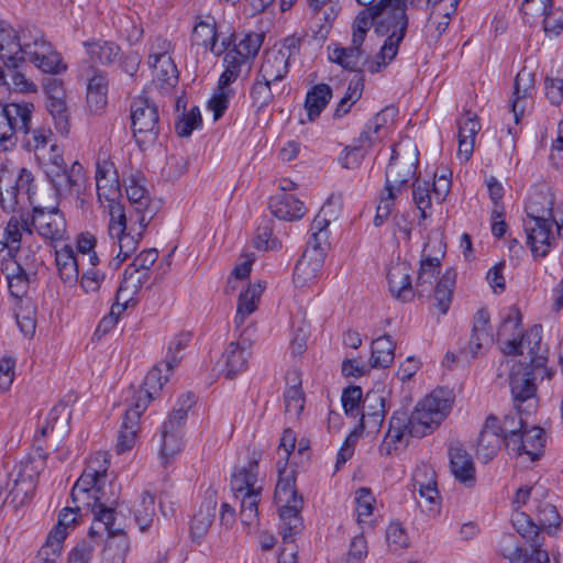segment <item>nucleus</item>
I'll use <instances>...</instances> for the list:
<instances>
[{
  "mask_svg": "<svg viewBox=\"0 0 563 563\" xmlns=\"http://www.w3.org/2000/svg\"><path fill=\"white\" fill-rule=\"evenodd\" d=\"M70 418V410L65 402L54 406L47 415L46 423L41 428V435L47 437L53 433L56 428L62 432L65 430Z\"/></svg>",
  "mask_w": 563,
  "mask_h": 563,
  "instance_id": "nucleus-54",
  "label": "nucleus"
},
{
  "mask_svg": "<svg viewBox=\"0 0 563 563\" xmlns=\"http://www.w3.org/2000/svg\"><path fill=\"white\" fill-rule=\"evenodd\" d=\"M296 438L291 430L284 431L278 453L280 459L277 462L278 482L275 488V501L279 505V519L284 523V539L288 540L294 534L302 531L303 523L300 516L303 499L296 489V479L292 471H287V462L295 449Z\"/></svg>",
  "mask_w": 563,
  "mask_h": 563,
  "instance_id": "nucleus-4",
  "label": "nucleus"
},
{
  "mask_svg": "<svg viewBox=\"0 0 563 563\" xmlns=\"http://www.w3.org/2000/svg\"><path fill=\"white\" fill-rule=\"evenodd\" d=\"M241 497V521L251 526L258 519V503L261 500L260 489H249Z\"/></svg>",
  "mask_w": 563,
  "mask_h": 563,
  "instance_id": "nucleus-56",
  "label": "nucleus"
},
{
  "mask_svg": "<svg viewBox=\"0 0 563 563\" xmlns=\"http://www.w3.org/2000/svg\"><path fill=\"white\" fill-rule=\"evenodd\" d=\"M364 55V49L354 48L353 45L347 47L334 46L329 52V59L350 71H362L358 69L360 60Z\"/></svg>",
  "mask_w": 563,
  "mask_h": 563,
  "instance_id": "nucleus-49",
  "label": "nucleus"
},
{
  "mask_svg": "<svg viewBox=\"0 0 563 563\" xmlns=\"http://www.w3.org/2000/svg\"><path fill=\"white\" fill-rule=\"evenodd\" d=\"M187 396L179 408L174 409L161 429L159 455L164 464L169 463L183 449L181 427L187 418V411L192 405Z\"/></svg>",
  "mask_w": 563,
  "mask_h": 563,
  "instance_id": "nucleus-12",
  "label": "nucleus"
},
{
  "mask_svg": "<svg viewBox=\"0 0 563 563\" xmlns=\"http://www.w3.org/2000/svg\"><path fill=\"white\" fill-rule=\"evenodd\" d=\"M29 227L52 242L63 240L66 234V221L57 206L34 205Z\"/></svg>",
  "mask_w": 563,
  "mask_h": 563,
  "instance_id": "nucleus-14",
  "label": "nucleus"
},
{
  "mask_svg": "<svg viewBox=\"0 0 563 563\" xmlns=\"http://www.w3.org/2000/svg\"><path fill=\"white\" fill-rule=\"evenodd\" d=\"M108 78L104 73L93 70L87 84V102L95 111L107 104Z\"/></svg>",
  "mask_w": 563,
  "mask_h": 563,
  "instance_id": "nucleus-44",
  "label": "nucleus"
},
{
  "mask_svg": "<svg viewBox=\"0 0 563 563\" xmlns=\"http://www.w3.org/2000/svg\"><path fill=\"white\" fill-rule=\"evenodd\" d=\"M14 186L15 190L19 191L18 194L23 206L29 203L33 208L34 205L40 203L35 197V179L33 174L29 169L21 168L19 173L14 175Z\"/></svg>",
  "mask_w": 563,
  "mask_h": 563,
  "instance_id": "nucleus-51",
  "label": "nucleus"
},
{
  "mask_svg": "<svg viewBox=\"0 0 563 563\" xmlns=\"http://www.w3.org/2000/svg\"><path fill=\"white\" fill-rule=\"evenodd\" d=\"M55 262L59 277L64 283L73 284L78 279V264L74 249L70 245H64L55 251Z\"/></svg>",
  "mask_w": 563,
  "mask_h": 563,
  "instance_id": "nucleus-43",
  "label": "nucleus"
},
{
  "mask_svg": "<svg viewBox=\"0 0 563 563\" xmlns=\"http://www.w3.org/2000/svg\"><path fill=\"white\" fill-rule=\"evenodd\" d=\"M450 467L454 477L461 483H473L475 467L471 455L462 446L451 448L449 451Z\"/></svg>",
  "mask_w": 563,
  "mask_h": 563,
  "instance_id": "nucleus-36",
  "label": "nucleus"
},
{
  "mask_svg": "<svg viewBox=\"0 0 563 563\" xmlns=\"http://www.w3.org/2000/svg\"><path fill=\"white\" fill-rule=\"evenodd\" d=\"M37 158L42 162L47 178L58 176V173L68 168L62 152L55 143H52L49 150L38 155Z\"/></svg>",
  "mask_w": 563,
  "mask_h": 563,
  "instance_id": "nucleus-57",
  "label": "nucleus"
},
{
  "mask_svg": "<svg viewBox=\"0 0 563 563\" xmlns=\"http://www.w3.org/2000/svg\"><path fill=\"white\" fill-rule=\"evenodd\" d=\"M519 449L507 450L509 454L515 456L528 455L530 461L534 462L540 459L545 444L544 431L540 427H527L519 433Z\"/></svg>",
  "mask_w": 563,
  "mask_h": 563,
  "instance_id": "nucleus-31",
  "label": "nucleus"
},
{
  "mask_svg": "<svg viewBox=\"0 0 563 563\" xmlns=\"http://www.w3.org/2000/svg\"><path fill=\"white\" fill-rule=\"evenodd\" d=\"M411 272L410 263L400 260L393 263L387 272L388 287L391 296L404 302L411 301L415 298Z\"/></svg>",
  "mask_w": 563,
  "mask_h": 563,
  "instance_id": "nucleus-17",
  "label": "nucleus"
},
{
  "mask_svg": "<svg viewBox=\"0 0 563 563\" xmlns=\"http://www.w3.org/2000/svg\"><path fill=\"white\" fill-rule=\"evenodd\" d=\"M541 325H534L529 329L520 339H507L503 345V352L506 355H526L527 365L536 366L542 371V378L551 379L555 373L554 369L547 366L548 351L541 344Z\"/></svg>",
  "mask_w": 563,
  "mask_h": 563,
  "instance_id": "nucleus-7",
  "label": "nucleus"
},
{
  "mask_svg": "<svg viewBox=\"0 0 563 563\" xmlns=\"http://www.w3.org/2000/svg\"><path fill=\"white\" fill-rule=\"evenodd\" d=\"M290 68V54L285 49L272 47L263 53L260 68L256 73L262 79L275 82V90L287 77Z\"/></svg>",
  "mask_w": 563,
  "mask_h": 563,
  "instance_id": "nucleus-16",
  "label": "nucleus"
},
{
  "mask_svg": "<svg viewBox=\"0 0 563 563\" xmlns=\"http://www.w3.org/2000/svg\"><path fill=\"white\" fill-rule=\"evenodd\" d=\"M531 413L517 411L515 407L500 419L496 416V424L504 437L506 450H518L519 433L527 427V417Z\"/></svg>",
  "mask_w": 563,
  "mask_h": 563,
  "instance_id": "nucleus-26",
  "label": "nucleus"
},
{
  "mask_svg": "<svg viewBox=\"0 0 563 563\" xmlns=\"http://www.w3.org/2000/svg\"><path fill=\"white\" fill-rule=\"evenodd\" d=\"M284 89L285 87L283 86L280 90L279 87L275 90V82L262 79L260 76L255 75L250 89L252 106L255 107L257 111L263 110L273 102L275 95H282Z\"/></svg>",
  "mask_w": 563,
  "mask_h": 563,
  "instance_id": "nucleus-40",
  "label": "nucleus"
},
{
  "mask_svg": "<svg viewBox=\"0 0 563 563\" xmlns=\"http://www.w3.org/2000/svg\"><path fill=\"white\" fill-rule=\"evenodd\" d=\"M386 397L383 391L369 390L362 400L360 426L362 429L378 431L385 419Z\"/></svg>",
  "mask_w": 563,
  "mask_h": 563,
  "instance_id": "nucleus-18",
  "label": "nucleus"
},
{
  "mask_svg": "<svg viewBox=\"0 0 563 563\" xmlns=\"http://www.w3.org/2000/svg\"><path fill=\"white\" fill-rule=\"evenodd\" d=\"M263 44V35L258 33H247L231 48L239 52V55L247 60L253 59Z\"/></svg>",
  "mask_w": 563,
  "mask_h": 563,
  "instance_id": "nucleus-64",
  "label": "nucleus"
},
{
  "mask_svg": "<svg viewBox=\"0 0 563 563\" xmlns=\"http://www.w3.org/2000/svg\"><path fill=\"white\" fill-rule=\"evenodd\" d=\"M431 246V241L424 243L420 263H419V271L417 276L416 286L413 287L415 296L423 297L424 295H429L432 286L433 280L437 277V275L440 272L441 267V258L438 256H431L428 252V250Z\"/></svg>",
  "mask_w": 563,
  "mask_h": 563,
  "instance_id": "nucleus-21",
  "label": "nucleus"
},
{
  "mask_svg": "<svg viewBox=\"0 0 563 563\" xmlns=\"http://www.w3.org/2000/svg\"><path fill=\"white\" fill-rule=\"evenodd\" d=\"M22 146L29 152H34L38 157V155L46 151V146L51 142L53 133L49 129H31L30 126L27 132L22 133Z\"/></svg>",
  "mask_w": 563,
  "mask_h": 563,
  "instance_id": "nucleus-52",
  "label": "nucleus"
},
{
  "mask_svg": "<svg viewBox=\"0 0 563 563\" xmlns=\"http://www.w3.org/2000/svg\"><path fill=\"white\" fill-rule=\"evenodd\" d=\"M85 47L90 60L102 65L112 64L120 54V47L113 42H86Z\"/></svg>",
  "mask_w": 563,
  "mask_h": 563,
  "instance_id": "nucleus-47",
  "label": "nucleus"
},
{
  "mask_svg": "<svg viewBox=\"0 0 563 563\" xmlns=\"http://www.w3.org/2000/svg\"><path fill=\"white\" fill-rule=\"evenodd\" d=\"M108 466L109 461L106 453L98 452L91 456L82 474L73 486L70 496L74 504L82 505L93 515L89 536L95 538L107 532L110 537L104 549L106 561L125 563L130 544L123 530L114 526L119 487L112 482H107Z\"/></svg>",
  "mask_w": 563,
  "mask_h": 563,
  "instance_id": "nucleus-1",
  "label": "nucleus"
},
{
  "mask_svg": "<svg viewBox=\"0 0 563 563\" xmlns=\"http://www.w3.org/2000/svg\"><path fill=\"white\" fill-rule=\"evenodd\" d=\"M1 271L5 276L10 295L15 299L26 297L31 285L34 284L37 278L36 274H29V271L15 265V262H5Z\"/></svg>",
  "mask_w": 563,
  "mask_h": 563,
  "instance_id": "nucleus-28",
  "label": "nucleus"
},
{
  "mask_svg": "<svg viewBox=\"0 0 563 563\" xmlns=\"http://www.w3.org/2000/svg\"><path fill=\"white\" fill-rule=\"evenodd\" d=\"M34 104L26 101L0 103V150L11 151L19 134L27 132L32 124Z\"/></svg>",
  "mask_w": 563,
  "mask_h": 563,
  "instance_id": "nucleus-6",
  "label": "nucleus"
},
{
  "mask_svg": "<svg viewBox=\"0 0 563 563\" xmlns=\"http://www.w3.org/2000/svg\"><path fill=\"white\" fill-rule=\"evenodd\" d=\"M22 29L15 30L9 24L0 23V59L3 65L14 66L15 63H24L22 54Z\"/></svg>",
  "mask_w": 563,
  "mask_h": 563,
  "instance_id": "nucleus-20",
  "label": "nucleus"
},
{
  "mask_svg": "<svg viewBox=\"0 0 563 563\" xmlns=\"http://www.w3.org/2000/svg\"><path fill=\"white\" fill-rule=\"evenodd\" d=\"M148 65L153 82L159 87H173L178 81V70L169 54L150 55Z\"/></svg>",
  "mask_w": 563,
  "mask_h": 563,
  "instance_id": "nucleus-32",
  "label": "nucleus"
},
{
  "mask_svg": "<svg viewBox=\"0 0 563 563\" xmlns=\"http://www.w3.org/2000/svg\"><path fill=\"white\" fill-rule=\"evenodd\" d=\"M150 275L145 271H137L134 267H126L123 274V279L118 289V299L125 296L133 298L148 280Z\"/></svg>",
  "mask_w": 563,
  "mask_h": 563,
  "instance_id": "nucleus-50",
  "label": "nucleus"
},
{
  "mask_svg": "<svg viewBox=\"0 0 563 563\" xmlns=\"http://www.w3.org/2000/svg\"><path fill=\"white\" fill-rule=\"evenodd\" d=\"M452 404L451 391L440 388L421 399L412 412L394 411L378 448L380 455L389 456L398 449L406 448L409 438H422L432 433L449 415Z\"/></svg>",
  "mask_w": 563,
  "mask_h": 563,
  "instance_id": "nucleus-2",
  "label": "nucleus"
},
{
  "mask_svg": "<svg viewBox=\"0 0 563 563\" xmlns=\"http://www.w3.org/2000/svg\"><path fill=\"white\" fill-rule=\"evenodd\" d=\"M512 526L516 531L527 541L534 542L539 536L540 527L529 515L523 511L515 510L512 515Z\"/></svg>",
  "mask_w": 563,
  "mask_h": 563,
  "instance_id": "nucleus-61",
  "label": "nucleus"
},
{
  "mask_svg": "<svg viewBox=\"0 0 563 563\" xmlns=\"http://www.w3.org/2000/svg\"><path fill=\"white\" fill-rule=\"evenodd\" d=\"M27 60L35 65L43 73L57 75L66 70L60 54L47 42L40 43L38 53L26 49Z\"/></svg>",
  "mask_w": 563,
  "mask_h": 563,
  "instance_id": "nucleus-30",
  "label": "nucleus"
},
{
  "mask_svg": "<svg viewBox=\"0 0 563 563\" xmlns=\"http://www.w3.org/2000/svg\"><path fill=\"white\" fill-rule=\"evenodd\" d=\"M139 429L137 411H125L115 444L118 454L124 453L135 445Z\"/></svg>",
  "mask_w": 563,
  "mask_h": 563,
  "instance_id": "nucleus-41",
  "label": "nucleus"
},
{
  "mask_svg": "<svg viewBox=\"0 0 563 563\" xmlns=\"http://www.w3.org/2000/svg\"><path fill=\"white\" fill-rule=\"evenodd\" d=\"M262 289L261 284H258L256 286L249 287L244 292L240 294L236 314L234 318L236 328H240L244 323L246 317L256 310Z\"/></svg>",
  "mask_w": 563,
  "mask_h": 563,
  "instance_id": "nucleus-48",
  "label": "nucleus"
},
{
  "mask_svg": "<svg viewBox=\"0 0 563 563\" xmlns=\"http://www.w3.org/2000/svg\"><path fill=\"white\" fill-rule=\"evenodd\" d=\"M413 487L418 489L421 498L429 504H435L439 499L437 489L435 473L428 466L422 465L416 468L413 473Z\"/></svg>",
  "mask_w": 563,
  "mask_h": 563,
  "instance_id": "nucleus-37",
  "label": "nucleus"
},
{
  "mask_svg": "<svg viewBox=\"0 0 563 563\" xmlns=\"http://www.w3.org/2000/svg\"><path fill=\"white\" fill-rule=\"evenodd\" d=\"M418 165L416 147L399 152L393 148L389 164L385 173L384 191L389 197H397L407 188L408 181L415 176Z\"/></svg>",
  "mask_w": 563,
  "mask_h": 563,
  "instance_id": "nucleus-10",
  "label": "nucleus"
},
{
  "mask_svg": "<svg viewBox=\"0 0 563 563\" xmlns=\"http://www.w3.org/2000/svg\"><path fill=\"white\" fill-rule=\"evenodd\" d=\"M323 262L320 255L303 252L294 269L295 286L303 288L313 284L318 279Z\"/></svg>",
  "mask_w": 563,
  "mask_h": 563,
  "instance_id": "nucleus-34",
  "label": "nucleus"
},
{
  "mask_svg": "<svg viewBox=\"0 0 563 563\" xmlns=\"http://www.w3.org/2000/svg\"><path fill=\"white\" fill-rule=\"evenodd\" d=\"M536 4L531 13H538L543 16V30L545 34L558 36L563 31V11L553 9L552 0H523L521 11L525 15L530 14L528 5Z\"/></svg>",
  "mask_w": 563,
  "mask_h": 563,
  "instance_id": "nucleus-22",
  "label": "nucleus"
},
{
  "mask_svg": "<svg viewBox=\"0 0 563 563\" xmlns=\"http://www.w3.org/2000/svg\"><path fill=\"white\" fill-rule=\"evenodd\" d=\"M18 192L14 186V174L2 169L0 172V206L4 212H14L19 207H23Z\"/></svg>",
  "mask_w": 563,
  "mask_h": 563,
  "instance_id": "nucleus-42",
  "label": "nucleus"
},
{
  "mask_svg": "<svg viewBox=\"0 0 563 563\" xmlns=\"http://www.w3.org/2000/svg\"><path fill=\"white\" fill-rule=\"evenodd\" d=\"M456 283V272L454 268H448L440 277L434 287L435 308L445 314L450 309L454 286Z\"/></svg>",
  "mask_w": 563,
  "mask_h": 563,
  "instance_id": "nucleus-39",
  "label": "nucleus"
},
{
  "mask_svg": "<svg viewBox=\"0 0 563 563\" xmlns=\"http://www.w3.org/2000/svg\"><path fill=\"white\" fill-rule=\"evenodd\" d=\"M145 229L139 225V230H136L131 224H128V218L122 205L111 206L108 232L112 239L118 240L119 245V253L109 263L113 269H118L136 251Z\"/></svg>",
  "mask_w": 563,
  "mask_h": 563,
  "instance_id": "nucleus-9",
  "label": "nucleus"
},
{
  "mask_svg": "<svg viewBox=\"0 0 563 563\" xmlns=\"http://www.w3.org/2000/svg\"><path fill=\"white\" fill-rule=\"evenodd\" d=\"M395 347L396 345L388 334L375 339L372 343L371 366L379 368L388 367L394 361Z\"/></svg>",
  "mask_w": 563,
  "mask_h": 563,
  "instance_id": "nucleus-46",
  "label": "nucleus"
},
{
  "mask_svg": "<svg viewBox=\"0 0 563 563\" xmlns=\"http://www.w3.org/2000/svg\"><path fill=\"white\" fill-rule=\"evenodd\" d=\"M292 375L294 378L291 382L295 384L284 393L285 413L289 417L297 418L303 409V395L297 374L294 373Z\"/></svg>",
  "mask_w": 563,
  "mask_h": 563,
  "instance_id": "nucleus-59",
  "label": "nucleus"
},
{
  "mask_svg": "<svg viewBox=\"0 0 563 563\" xmlns=\"http://www.w3.org/2000/svg\"><path fill=\"white\" fill-rule=\"evenodd\" d=\"M218 37V27L214 16L210 14L199 16L191 34L192 45L202 46L210 52H216Z\"/></svg>",
  "mask_w": 563,
  "mask_h": 563,
  "instance_id": "nucleus-35",
  "label": "nucleus"
},
{
  "mask_svg": "<svg viewBox=\"0 0 563 563\" xmlns=\"http://www.w3.org/2000/svg\"><path fill=\"white\" fill-rule=\"evenodd\" d=\"M341 205V196L332 195L328 198L310 225V236L305 250L306 253L314 256L320 255L324 260L329 247L328 228L331 220L336 218Z\"/></svg>",
  "mask_w": 563,
  "mask_h": 563,
  "instance_id": "nucleus-11",
  "label": "nucleus"
},
{
  "mask_svg": "<svg viewBox=\"0 0 563 563\" xmlns=\"http://www.w3.org/2000/svg\"><path fill=\"white\" fill-rule=\"evenodd\" d=\"M553 221L555 219L523 220L527 244L534 256L545 257L555 242Z\"/></svg>",
  "mask_w": 563,
  "mask_h": 563,
  "instance_id": "nucleus-15",
  "label": "nucleus"
},
{
  "mask_svg": "<svg viewBox=\"0 0 563 563\" xmlns=\"http://www.w3.org/2000/svg\"><path fill=\"white\" fill-rule=\"evenodd\" d=\"M534 82V73L528 70L526 67L522 68L515 78L510 106L516 123L520 122L526 110L527 100L531 99L536 91Z\"/></svg>",
  "mask_w": 563,
  "mask_h": 563,
  "instance_id": "nucleus-19",
  "label": "nucleus"
},
{
  "mask_svg": "<svg viewBox=\"0 0 563 563\" xmlns=\"http://www.w3.org/2000/svg\"><path fill=\"white\" fill-rule=\"evenodd\" d=\"M155 516V497L147 490L142 493L141 500L134 509V518L140 530L145 531Z\"/></svg>",
  "mask_w": 563,
  "mask_h": 563,
  "instance_id": "nucleus-55",
  "label": "nucleus"
},
{
  "mask_svg": "<svg viewBox=\"0 0 563 563\" xmlns=\"http://www.w3.org/2000/svg\"><path fill=\"white\" fill-rule=\"evenodd\" d=\"M501 443H504V437L496 424V416L490 415L486 418L478 437L476 451L478 459L487 463L498 453Z\"/></svg>",
  "mask_w": 563,
  "mask_h": 563,
  "instance_id": "nucleus-23",
  "label": "nucleus"
},
{
  "mask_svg": "<svg viewBox=\"0 0 563 563\" xmlns=\"http://www.w3.org/2000/svg\"><path fill=\"white\" fill-rule=\"evenodd\" d=\"M58 196L79 195L85 183V173L78 162L58 173V176L48 178Z\"/></svg>",
  "mask_w": 563,
  "mask_h": 563,
  "instance_id": "nucleus-29",
  "label": "nucleus"
},
{
  "mask_svg": "<svg viewBox=\"0 0 563 563\" xmlns=\"http://www.w3.org/2000/svg\"><path fill=\"white\" fill-rule=\"evenodd\" d=\"M82 505L75 504V507H65L58 515V521L55 528L51 531L52 534L65 540L67 530L74 528L77 523L78 512L81 510Z\"/></svg>",
  "mask_w": 563,
  "mask_h": 563,
  "instance_id": "nucleus-63",
  "label": "nucleus"
},
{
  "mask_svg": "<svg viewBox=\"0 0 563 563\" xmlns=\"http://www.w3.org/2000/svg\"><path fill=\"white\" fill-rule=\"evenodd\" d=\"M553 206V197L550 192H536L530 196L526 206L525 220L555 219Z\"/></svg>",
  "mask_w": 563,
  "mask_h": 563,
  "instance_id": "nucleus-45",
  "label": "nucleus"
},
{
  "mask_svg": "<svg viewBox=\"0 0 563 563\" xmlns=\"http://www.w3.org/2000/svg\"><path fill=\"white\" fill-rule=\"evenodd\" d=\"M46 108L53 118L57 132L67 136L70 131V122L66 100L46 102Z\"/></svg>",
  "mask_w": 563,
  "mask_h": 563,
  "instance_id": "nucleus-62",
  "label": "nucleus"
},
{
  "mask_svg": "<svg viewBox=\"0 0 563 563\" xmlns=\"http://www.w3.org/2000/svg\"><path fill=\"white\" fill-rule=\"evenodd\" d=\"M372 26H374L373 13L366 9L361 10L352 23L351 45L354 48L363 49L362 45Z\"/></svg>",
  "mask_w": 563,
  "mask_h": 563,
  "instance_id": "nucleus-58",
  "label": "nucleus"
},
{
  "mask_svg": "<svg viewBox=\"0 0 563 563\" xmlns=\"http://www.w3.org/2000/svg\"><path fill=\"white\" fill-rule=\"evenodd\" d=\"M542 378V371L536 366L514 363L508 374V384L512 406L517 411L532 413L538 407L537 379Z\"/></svg>",
  "mask_w": 563,
  "mask_h": 563,
  "instance_id": "nucleus-5",
  "label": "nucleus"
},
{
  "mask_svg": "<svg viewBox=\"0 0 563 563\" xmlns=\"http://www.w3.org/2000/svg\"><path fill=\"white\" fill-rule=\"evenodd\" d=\"M249 346L244 342H231L222 353L219 364L221 373L228 379L235 378L247 368Z\"/></svg>",
  "mask_w": 563,
  "mask_h": 563,
  "instance_id": "nucleus-25",
  "label": "nucleus"
},
{
  "mask_svg": "<svg viewBox=\"0 0 563 563\" xmlns=\"http://www.w3.org/2000/svg\"><path fill=\"white\" fill-rule=\"evenodd\" d=\"M32 234L29 218L19 220L16 217H11L5 228L0 227V253L7 250L8 254L14 257L20 251L23 235Z\"/></svg>",
  "mask_w": 563,
  "mask_h": 563,
  "instance_id": "nucleus-24",
  "label": "nucleus"
},
{
  "mask_svg": "<svg viewBox=\"0 0 563 563\" xmlns=\"http://www.w3.org/2000/svg\"><path fill=\"white\" fill-rule=\"evenodd\" d=\"M131 122L135 142L141 150L154 145L159 133L157 104L146 96H139L131 102Z\"/></svg>",
  "mask_w": 563,
  "mask_h": 563,
  "instance_id": "nucleus-8",
  "label": "nucleus"
},
{
  "mask_svg": "<svg viewBox=\"0 0 563 563\" xmlns=\"http://www.w3.org/2000/svg\"><path fill=\"white\" fill-rule=\"evenodd\" d=\"M407 2L412 0H379L366 8L373 13L375 32L386 36L376 59L367 62L369 73H378L396 57L408 29Z\"/></svg>",
  "mask_w": 563,
  "mask_h": 563,
  "instance_id": "nucleus-3",
  "label": "nucleus"
},
{
  "mask_svg": "<svg viewBox=\"0 0 563 563\" xmlns=\"http://www.w3.org/2000/svg\"><path fill=\"white\" fill-rule=\"evenodd\" d=\"M332 98V89L327 84L314 85L308 90L305 100V108L310 121H314Z\"/></svg>",
  "mask_w": 563,
  "mask_h": 563,
  "instance_id": "nucleus-38",
  "label": "nucleus"
},
{
  "mask_svg": "<svg viewBox=\"0 0 563 563\" xmlns=\"http://www.w3.org/2000/svg\"><path fill=\"white\" fill-rule=\"evenodd\" d=\"M268 207L276 218L285 221H295L305 214L303 203L287 192L272 197Z\"/></svg>",
  "mask_w": 563,
  "mask_h": 563,
  "instance_id": "nucleus-33",
  "label": "nucleus"
},
{
  "mask_svg": "<svg viewBox=\"0 0 563 563\" xmlns=\"http://www.w3.org/2000/svg\"><path fill=\"white\" fill-rule=\"evenodd\" d=\"M377 137H373L371 130L367 128L360 134L358 139L351 146H347V153L343 159L345 168L355 167L361 163L364 157V150L369 148Z\"/></svg>",
  "mask_w": 563,
  "mask_h": 563,
  "instance_id": "nucleus-53",
  "label": "nucleus"
},
{
  "mask_svg": "<svg viewBox=\"0 0 563 563\" xmlns=\"http://www.w3.org/2000/svg\"><path fill=\"white\" fill-rule=\"evenodd\" d=\"M431 184L427 180L416 179L412 183V200L420 211L421 219H427V210L432 206Z\"/></svg>",
  "mask_w": 563,
  "mask_h": 563,
  "instance_id": "nucleus-60",
  "label": "nucleus"
},
{
  "mask_svg": "<svg viewBox=\"0 0 563 563\" xmlns=\"http://www.w3.org/2000/svg\"><path fill=\"white\" fill-rule=\"evenodd\" d=\"M142 181L140 175H130L125 180V191L131 208L136 214L135 223L141 228H146L156 216L159 203L151 199Z\"/></svg>",
  "mask_w": 563,
  "mask_h": 563,
  "instance_id": "nucleus-13",
  "label": "nucleus"
},
{
  "mask_svg": "<svg viewBox=\"0 0 563 563\" xmlns=\"http://www.w3.org/2000/svg\"><path fill=\"white\" fill-rule=\"evenodd\" d=\"M217 509V498L213 490H208L198 511L194 515L190 525V536L194 541L200 542L211 527Z\"/></svg>",
  "mask_w": 563,
  "mask_h": 563,
  "instance_id": "nucleus-27",
  "label": "nucleus"
}]
</instances>
